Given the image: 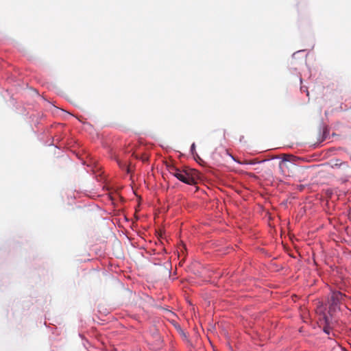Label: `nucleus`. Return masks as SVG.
I'll return each instance as SVG.
<instances>
[{
	"label": "nucleus",
	"mask_w": 351,
	"mask_h": 351,
	"mask_svg": "<svg viewBox=\"0 0 351 351\" xmlns=\"http://www.w3.org/2000/svg\"><path fill=\"white\" fill-rule=\"evenodd\" d=\"M176 178L185 184L194 185L199 178L198 171L193 169L185 167L180 171Z\"/></svg>",
	"instance_id": "nucleus-1"
},
{
	"label": "nucleus",
	"mask_w": 351,
	"mask_h": 351,
	"mask_svg": "<svg viewBox=\"0 0 351 351\" xmlns=\"http://www.w3.org/2000/svg\"><path fill=\"white\" fill-rule=\"evenodd\" d=\"M343 294L340 291H334L332 293L330 299L329 301L330 308L335 310L336 307L339 305L341 301L343 298Z\"/></svg>",
	"instance_id": "nucleus-2"
},
{
	"label": "nucleus",
	"mask_w": 351,
	"mask_h": 351,
	"mask_svg": "<svg viewBox=\"0 0 351 351\" xmlns=\"http://www.w3.org/2000/svg\"><path fill=\"white\" fill-rule=\"evenodd\" d=\"M167 169H168V171L169 172L173 175V176H175L176 178H177V176H178V174L180 173V171L182 169H178V167H175L174 165H167Z\"/></svg>",
	"instance_id": "nucleus-3"
},
{
	"label": "nucleus",
	"mask_w": 351,
	"mask_h": 351,
	"mask_svg": "<svg viewBox=\"0 0 351 351\" xmlns=\"http://www.w3.org/2000/svg\"><path fill=\"white\" fill-rule=\"evenodd\" d=\"M246 163L250 164V165H254V164H256V162H255L254 160H250V161L247 162Z\"/></svg>",
	"instance_id": "nucleus-4"
},
{
	"label": "nucleus",
	"mask_w": 351,
	"mask_h": 351,
	"mask_svg": "<svg viewBox=\"0 0 351 351\" xmlns=\"http://www.w3.org/2000/svg\"><path fill=\"white\" fill-rule=\"evenodd\" d=\"M193 149H195V144L194 143L192 144V145H191V149L193 150Z\"/></svg>",
	"instance_id": "nucleus-5"
},
{
	"label": "nucleus",
	"mask_w": 351,
	"mask_h": 351,
	"mask_svg": "<svg viewBox=\"0 0 351 351\" xmlns=\"http://www.w3.org/2000/svg\"><path fill=\"white\" fill-rule=\"evenodd\" d=\"M324 331L327 333H328V330L324 329Z\"/></svg>",
	"instance_id": "nucleus-6"
},
{
	"label": "nucleus",
	"mask_w": 351,
	"mask_h": 351,
	"mask_svg": "<svg viewBox=\"0 0 351 351\" xmlns=\"http://www.w3.org/2000/svg\"><path fill=\"white\" fill-rule=\"evenodd\" d=\"M287 160L286 159H284V160H282V163H285V161H286Z\"/></svg>",
	"instance_id": "nucleus-7"
},
{
	"label": "nucleus",
	"mask_w": 351,
	"mask_h": 351,
	"mask_svg": "<svg viewBox=\"0 0 351 351\" xmlns=\"http://www.w3.org/2000/svg\"><path fill=\"white\" fill-rule=\"evenodd\" d=\"M287 160L286 159H284V160H282V163H285V161H286Z\"/></svg>",
	"instance_id": "nucleus-8"
}]
</instances>
